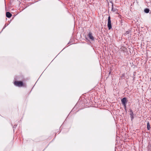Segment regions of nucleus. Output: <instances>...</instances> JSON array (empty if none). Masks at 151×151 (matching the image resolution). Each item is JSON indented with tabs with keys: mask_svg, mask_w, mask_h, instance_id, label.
I'll return each instance as SVG.
<instances>
[{
	"mask_svg": "<svg viewBox=\"0 0 151 151\" xmlns=\"http://www.w3.org/2000/svg\"><path fill=\"white\" fill-rule=\"evenodd\" d=\"M149 11V10L147 9H146L144 10V12L146 13H148Z\"/></svg>",
	"mask_w": 151,
	"mask_h": 151,
	"instance_id": "obj_7",
	"label": "nucleus"
},
{
	"mask_svg": "<svg viewBox=\"0 0 151 151\" xmlns=\"http://www.w3.org/2000/svg\"><path fill=\"white\" fill-rule=\"evenodd\" d=\"M15 85L19 87L22 86L23 85L22 82L20 81H15L14 83Z\"/></svg>",
	"mask_w": 151,
	"mask_h": 151,
	"instance_id": "obj_2",
	"label": "nucleus"
},
{
	"mask_svg": "<svg viewBox=\"0 0 151 151\" xmlns=\"http://www.w3.org/2000/svg\"><path fill=\"white\" fill-rule=\"evenodd\" d=\"M88 36L89 38L92 40H93V37L91 33H89L88 34Z\"/></svg>",
	"mask_w": 151,
	"mask_h": 151,
	"instance_id": "obj_5",
	"label": "nucleus"
},
{
	"mask_svg": "<svg viewBox=\"0 0 151 151\" xmlns=\"http://www.w3.org/2000/svg\"><path fill=\"white\" fill-rule=\"evenodd\" d=\"M110 17L109 16L108 17V24L107 26L108 27L109 29H110L111 28V20L110 19Z\"/></svg>",
	"mask_w": 151,
	"mask_h": 151,
	"instance_id": "obj_1",
	"label": "nucleus"
},
{
	"mask_svg": "<svg viewBox=\"0 0 151 151\" xmlns=\"http://www.w3.org/2000/svg\"><path fill=\"white\" fill-rule=\"evenodd\" d=\"M122 102L123 105L125 107H126V99L125 98H123L122 100Z\"/></svg>",
	"mask_w": 151,
	"mask_h": 151,
	"instance_id": "obj_3",
	"label": "nucleus"
},
{
	"mask_svg": "<svg viewBox=\"0 0 151 151\" xmlns=\"http://www.w3.org/2000/svg\"><path fill=\"white\" fill-rule=\"evenodd\" d=\"M6 16L8 18L12 16V14L9 12H7L6 14Z\"/></svg>",
	"mask_w": 151,
	"mask_h": 151,
	"instance_id": "obj_4",
	"label": "nucleus"
},
{
	"mask_svg": "<svg viewBox=\"0 0 151 151\" xmlns=\"http://www.w3.org/2000/svg\"><path fill=\"white\" fill-rule=\"evenodd\" d=\"M147 128L148 130H150V126L149 122H148L147 124Z\"/></svg>",
	"mask_w": 151,
	"mask_h": 151,
	"instance_id": "obj_6",
	"label": "nucleus"
},
{
	"mask_svg": "<svg viewBox=\"0 0 151 151\" xmlns=\"http://www.w3.org/2000/svg\"><path fill=\"white\" fill-rule=\"evenodd\" d=\"M113 8H112V9L111 10H112V11H113Z\"/></svg>",
	"mask_w": 151,
	"mask_h": 151,
	"instance_id": "obj_8",
	"label": "nucleus"
}]
</instances>
